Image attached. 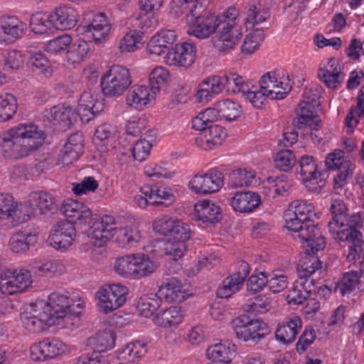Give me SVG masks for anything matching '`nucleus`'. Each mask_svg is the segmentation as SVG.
Wrapping results in <instances>:
<instances>
[{
	"label": "nucleus",
	"instance_id": "9d476101",
	"mask_svg": "<svg viewBox=\"0 0 364 364\" xmlns=\"http://www.w3.org/2000/svg\"><path fill=\"white\" fill-rule=\"evenodd\" d=\"M202 9H196L191 14L186 15V23L188 26L187 33L198 39L208 38L217 29L218 16L202 15Z\"/></svg>",
	"mask_w": 364,
	"mask_h": 364
},
{
	"label": "nucleus",
	"instance_id": "49530a36",
	"mask_svg": "<svg viewBox=\"0 0 364 364\" xmlns=\"http://www.w3.org/2000/svg\"><path fill=\"white\" fill-rule=\"evenodd\" d=\"M236 350V346L227 341L209 346L206 350V356L215 363L230 362Z\"/></svg>",
	"mask_w": 364,
	"mask_h": 364
},
{
	"label": "nucleus",
	"instance_id": "4c0bfd02",
	"mask_svg": "<svg viewBox=\"0 0 364 364\" xmlns=\"http://www.w3.org/2000/svg\"><path fill=\"white\" fill-rule=\"evenodd\" d=\"M28 208L31 210V215L35 209L39 213L46 215L56 208V200L53 194L46 191L32 192L28 197Z\"/></svg>",
	"mask_w": 364,
	"mask_h": 364
},
{
	"label": "nucleus",
	"instance_id": "09e8293b",
	"mask_svg": "<svg viewBox=\"0 0 364 364\" xmlns=\"http://www.w3.org/2000/svg\"><path fill=\"white\" fill-rule=\"evenodd\" d=\"M313 288V280L299 278L289 291L287 299L290 305H299L306 300Z\"/></svg>",
	"mask_w": 364,
	"mask_h": 364
},
{
	"label": "nucleus",
	"instance_id": "f257e3e1",
	"mask_svg": "<svg viewBox=\"0 0 364 364\" xmlns=\"http://www.w3.org/2000/svg\"><path fill=\"white\" fill-rule=\"evenodd\" d=\"M85 307V300L78 296L70 298L66 293L54 291L47 300L32 302L21 314L23 326L38 333L55 326L73 330L80 325V317Z\"/></svg>",
	"mask_w": 364,
	"mask_h": 364
},
{
	"label": "nucleus",
	"instance_id": "f704fd0d",
	"mask_svg": "<svg viewBox=\"0 0 364 364\" xmlns=\"http://www.w3.org/2000/svg\"><path fill=\"white\" fill-rule=\"evenodd\" d=\"M180 232L177 236L169 237L164 243V253L169 259L178 261L181 259L188 250V241L191 237V230L190 228L185 231Z\"/></svg>",
	"mask_w": 364,
	"mask_h": 364
},
{
	"label": "nucleus",
	"instance_id": "603ef678",
	"mask_svg": "<svg viewBox=\"0 0 364 364\" xmlns=\"http://www.w3.org/2000/svg\"><path fill=\"white\" fill-rule=\"evenodd\" d=\"M318 252H311L310 247L306 245V253L307 255L302 258L297 267L299 278L310 279V276L321 267V262L316 257L311 255L316 254Z\"/></svg>",
	"mask_w": 364,
	"mask_h": 364
},
{
	"label": "nucleus",
	"instance_id": "2f4dec72",
	"mask_svg": "<svg viewBox=\"0 0 364 364\" xmlns=\"http://www.w3.org/2000/svg\"><path fill=\"white\" fill-rule=\"evenodd\" d=\"M270 16L269 9L262 0H249L246 6L245 25L252 29Z\"/></svg>",
	"mask_w": 364,
	"mask_h": 364
},
{
	"label": "nucleus",
	"instance_id": "aec40b11",
	"mask_svg": "<svg viewBox=\"0 0 364 364\" xmlns=\"http://www.w3.org/2000/svg\"><path fill=\"white\" fill-rule=\"evenodd\" d=\"M304 100L299 105L297 120L299 128L304 126L309 127L311 129L316 130L320 120L315 112V105L318 95L312 90H306L304 93Z\"/></svg>",
	"mask_w": 364,
	"mask_h": 364
},
{
	"label": "nucleus",
	"instance_id": "37998d69",
	"mask_svg": "<svg viewBox=\"0 0 364 364\" xmlns=\"http://www.w3.org/2000/svg\"><path fill=\"white\" fill-rule=\"evenodd\" d=\"M44 117L51 123L63 128L71 125L75 113L69 105H58L44 112Z\"/></svg>",
	"mask_w": 364,
	"mask_h": 364
},
{
	"label": "nucleus",
	"instance_id": "2eb2a0df",
	"mask_svg": "<svg viewBox=\"0 0 364 364\" xmlns=\"http://www.w3.org/2000/svg\"><path fill=\"white\" fill-rule=\"evenodd\" d=\"M31 210L27 205L18 203L9 194L0 193V219L10 220L16 223L27 221Z\"/></svg>",
	"mask_w": 364,
	"mask_h": 364
},
{
	"label": "nucleus",
	"instance_id": "4d7b16f0",
	"mask_svg": "<svg viewBox=\"0 0 364 364\" xmlns=\"http://www.w3.org/2000/svg\"><path fill=\"white\" fill-rule=\"evenodd\" d=\"M264 39L262 29L257 28L246 36L240 47L244 55H251L259 49Z\"/></svg>",
	"mask_w": 364,
	"mask_h": 364
},
{
	"label": "nucleus",
	"instance_id": "6e6d98bb",
	"mask_svg": "<svg viewBox=\"0 0 364 364\" xmlns=\"http://www.w3.org/2000/svg\"><path fill=\"white\" fill-rule=\"evenodd\" d=\"M241 96L246 102L257 109L262 108L269 98L261 87L253 84L252 82L249 84L247 90L245 89V92H243Z\"/></svg>",
	"mask_w": 364,
	"mask_h": 364
},
{
	"label": "nucleus",
	"instance_id": "f8f14e48",
	"mask_svg": "<svg viewBox=\"0 0 364 364\" xmlns=\"http://www.w3.org/2000/svg\"><path fill=\"white\" fill-rule=\"evenodd\" d=\"M31 274L25 269H7L0 273V291L13 295L21 293L32 284Z\"/></svg>",
	"mask_w": 364,
	"mask_h": 364
},
{
	"label": "nucleus",
	"instance_id": "f03ea898",
	"mask_svg": "<svg viewBox=\"0 0 364 364\" xmlns=\"http://www.w3.org/2000/svg\"><path fill=\"white\" fill-rule=\"evenodd\" d=\"M319 218L314 207L304 200H293L284 213L285 227L289 231L299 232L301 241L307 242L311 252L321 251L326 247L325 238L316 228L314 219Z\"/></svg>",
	"mask_w": 364,
	"mask_h": 364
},
{
	"label": "nucleus",
	"instance_id": "bf43d9fd",
	"mask_svg": "<svg viewBox=\"0 0 364 364\" xmlns=\"http://www.w3.org/2000/svg\"><path fill=\"white\" fill-rule=\"evenodd\" d=\"M73 38L68 33H63L48 41L45 50L53 55H57L65 51L71 45Z\"/></svg>",
	"mask_w": 364,
	"mask_h": 364
},
{
	"label": "nucleus",
	"instance_id": "5701e85b",
	"mask_svg": "<svg viewBox=\"0 0 364 364\" xmlns=\"http://www.w3.org/2000/svg\"><path fill=\"white\" fill-rule=\"evenodd\" d=\"M228 203L235 212L250 213L259 206L261 198L256 192L235 191L229 193Z\"/></svg>",
	"mask_w": 364,
	"mask_h": 364
},
{
	"label": "nucleus",
	"instance_id": "052dcab7",
	"mask_svg": "<svg viewBox=\"0 0 364 364\" xmlns=\"http://www.w3.org/2000/svg\"><path fill=\"white\" fill-rule=\"evenodd\" d=\"M1 55L4 69L6 71L18 70L23 65V56L18 50H5L1 52Z\"/></svg>",
	"mask_w": 364,
	"mask_h": 364
},
{
	"label": "nucleus",
	"instance_id": "338daca9",
	"mask_svg": "<svg viewBox=\"0 0 364 364\" xmlns=\"http://www.w3.org/2000/svg\"><path fill=\"white\" fill-rule=\"evenodd\" d=\"M226 90L235 93H240L247 90V86L251 81H245L243 77L235 73H230L224 75Z\"/></svg>",
	"mask_w": 364,
	"mask_h": 364
},
{
	"label": "nucleus",
	"instance_id": "20e7f679",
	"mask_svg": "<svg viewBox=\"0 0 364 364\" xmlns=\"http://www.w3.org/2000/svg\"><path fill=\"white\" fill-rule=\"evenodd\" d=\"M88 237L95 246H103L112 240L121 247L131 248L139 242L141 235L136 226H122L114 217L104 215L92 223Z\"/></svg>",
	"mask_w": 364,
	"mask_h": 364
},
{
	"label": "nucleus",
	"instance_id": "4be33fe9",
	"mask_svg": "<svg viewBox=\"0 0 364 364\" xmlns=\"http://www.w3.org/2000/svg\"><path fill=\"white\" fill-rule=\"evenodd\" d=\"M156 94L149 87L133 85L126 94V104L136 110H144L155 103Z\"/></svg>",
	"mask_w": 364,
	"mask_h": 364
},
{
	"label": "nucleus",
	"instance_id": "393cba45",
	"mask_svg": "<svg viewBox=\"0 0 364 364\" xmlns=\"http://www.w3.org/2000/svg\"><path fill=\"white\" fill-rule=\"evenodd\" d=\"M318 76L320 80L330 89L338 87L344 79L341 65L338 60L334 58H329L326 62L321 63Z\"/></svg>",
	"mask_w": 364,
	"mask_h": 364
},
{
	"label": "nucleus",
	"instance_id": "1a4fd4ad",
	"mask_svg": "<svg viewBox=\"0 0 364 364\" xmlns=\"http://www.w3.org/2000/svg\"><path fill=\"white\" fill-rule=\"evenodd\" d=\"M289 75L283 70H274L265 73L259 80L261 89L270 100H282L291 90Z\"/></svg>",
	"mask_w": 364,
	"mask_h": 364
},
{
	"label": "nucleus",
	"instance_id": "c9c22d12",
	"mask_svg": "<svg viewBox=\"0 0 364 364\" xmlns=\"http://www.w3.org/2000/svg\"><path fill=\"white\" fill-rule=\"evenodd\" d=\"M185 317L182 307L172 306L156 313L152 318L154 323L164 328H175L181 324Z\"/></svg>",
	"mask_w": 364,
	"mask_h": 364
},
{
	"label": "nucleus",
	"instance_id": "e433bc0d",
	"mask_svg": "<svg viewBox=\"0 0 364 364\" xmlns=\"http://www.w3.org/2000/svg\"><path fill=\"white\" fill-rule=\"evenodd\" d=\"M301 326L302 322L299 316L291 315L287 317L276 330L277 340L285 344L292 343L295 341Z\"/></svg>",
	"mask_w": 364,
	"mask_h": 364
},
{
	"label": "nucleus",
	"instance_id": "bb28decb",
	"mask_svg": "<svg viewBox=\"0 0 364 364\" xmlns=\"http://www.w3.org/2000/svg\"><path fill=\"white\" fill-rule=\"evenodd\" d=\"M26 23L14 15L0 16V38L4 41L13 42L23 36Z\"/></svg>",
	"mask_w": 364,
	"mask_h": 364
},
{
	"label": "nucleus",
	"instance_id": "864d4df0",
	"mask_svg": "<svg viewBox=\"0 0 364 364\" xmlns=\"http://www.w3.org/2000/svg\"><path fill=\"white\" fill-rule=\"evenodd\" d=\"M143 44V32L129 30L119 41L118 48L121 53H133L140 49Z\"/></svg>",
	"mask_w": 364,
	"mask_h": 364
},
{
	"label": "nucleus",
	"instance_id": "7ed1b4c3",
	"mask_svg": "<svg viewBox=\"0 0 364 364\" xmlns=\"http://www.w3.org/2000/svg\"><path fill=\"white\" fill-rule=\"evenodd\" d=\"M45 139V133L34 124H20L0 135V154L10 160L25 158L40 147Z\"/></svg>",
	"mask_w": 364,
	"mask_h": 364
},
{
	"label": "nucleus",
	"instance_id": "a18cd8bd",
	"mask_svg": "<svg viewBox=\"0 0 364 364\" xmlns=\"http://www.w3.org/2000/svg\"><path fill=\"white\" fill-rule=\"evenodd\" d=\"M210 108L213 114L215 115V119H220L232 121L240 117L242 112L240 105L229 99L219 101Z\"/></svg>",
	"mask_w": 364,
	"mask_h": 364
},
{
	"label": "nucleus",
	"instance_id": "680f3d73",
	"mask_svg": "<svg viewBox=\"0 0 364 364\" xmlns=\"http://www.w3.org/2000/svg\"><path fill=\"white\" fill-rule=\"evenodd\" d=\"M273 300L267 294L256 296L252 301L245 306V310L254 315L264 314L272 308Z\"/></svg>",
	"mask_w": 364,
	"mask_h": 364
},
{
	"label": "nucleus",
	"instance_id": "dca6fc26",
	"mask_svg": "<svg viewBox=\"0 0 364 364\" xmlns=\"http://www.w3.org/2000/svg\"><path fill=\"white\" fill-rule=\"evenodd\" d=\"M223 175L210 170L203 175L195 176L188 183L189 188L196 194L206 195L218 192L223 186Z\"/></svg>",
	"mask_w": 364,
	"mask_h": 364
},
{
	"label": "nucleus",
	"instance_id": "3c124183",
	"mask_svg": "<svg viewBox=\"0 0 364 364\" xmlns=\"http://www.w3.org/2000/svg\"><path fill=\"white\" fill-rule=\"evenodd\" d=\"M38 242V236L31 232L20 231L15 233L9 240L11 250L14 252L21 253L29 250Z\"/></svg>",
	"mask_w": 364,
	"mask_h": 364
},
{
	"label": "nucleus",
	"instance_id": "9b49d317",
	"mask_svg": "<svg viewBox=\"0 0 364 364\" xmlns=\"http://www.w3.org/2000/svg\"><path fill=\"white\" fill-rule=\"evenodd\" d=\"M332 220L328 223V231L332 237L338 235L343 237L346 230L355 229V226L360 225L361 218L358 214L353 215L348 220L347 208L340 200H333L331 206Z\"/></svg>",
	"mask_w": 364,
	"mask_h": 364
},
{
	"label": "nucleus",
	"instance_id": "a19ab883",
	"mask_svg": "<svg viewBox=\"0 0 364 364\" xmlns=\"http://www.w3.org/2000/svg\"><path fill=\"white\" fill-rule=\"evenodd\" d=\"M257 184L256 172L251 168H237L228 175L227 187L230 190L248 188Z\"/></svg>",
	"mask_w": 364,
	"mask_h": 364
},
{
	"label": "nucleus",
	"instance_id": "423d86ee",
	"mask_svg": "<svg viewBox=\"0 0 364 364\" xmlns=\"http://www.w3.org/2000/svg\"><path fill=\"white\" fill-rule=\"evenodd\" d=\"M157 268V263L142 252L131 253L117 257L113 264L114 272L117 275L130 280L148 277Z\"/></svg>",
	"mask_w": 364,
	"mask_h": 364
},
{
	"label": "nucleus",
	"instance_id": "5fc2aeb1",
	"mask_svg": "<svg viewBox=\"0 0 364 364\" xmlns=\"http://www.w3.org/2000/svg\"><path fill=\"white\" fill-rule=\"evenodd\" d=\"M144 193H150L149 198L152 200L151 203L161 204V200L168 201V204H171L176 200V197L172 190L164 185H154L151 187H144Z\"/></svg>",
	"mask_w": 364,
	"mask_h": 364
},
{
	"label": "nucleus",
	"instance_id": "7c9ffc66",
	"mask_svg": "<svg viewBox=\"0 0 364 364\" xmlns=\"http://www.w3.org/2000/svg\"><path fill=\"white\" fill-rule=\"evenodd\" d=\"M225 129L219 125H213L197 134L195 144L203 150H211L219 146L226 137Z\"/></svg>",
	"mask_w": 364,
	"mask_h": 364
},
{
	"label": "nucleus",
	"instance_id": "58836bf2",
	"mask_svg": "<svg viewBox=\"0 0 364 364\" xmlns=\"http://www.w3.org/2000/svg\"><path fill=\"white\" fill-rule=\"evenodd\" d=\"M153 230L162 235L177 236L180 232L186 235V230L190 228L187 223L175 220L168 215L158 217L153 222Z\"/></svg>",
	"mask_w": 364,
	"mask_h": 364
},
{
	"label": "nucleus",
	"instance_id": "774afa93",
	"mask_svg": "<svg viewBox=\"0 0 364 364\" xmlns=\"http://www.w3.org/2000/svg\"><path fill=\"white\" fill-rule=\"evenodd\" d=\"M113 358L112 355H102L93 352L75 358L73 364H110Z\"/></svg>",
	"mask_w": 364,
	"mask_h": 364
},
{
	"label": "nucleus",
	"instance_id": "c03bdc74",
	"mask_svg": "<svg viewBox=\"0 0 364 364\" xmlns=\"http://www.w3.org/2000/svg\"><path fill=\"white\" fill-rule=\"evenodd\" d=\"M195 217L204 223H215L221 219L222 210L218 205L204 200L196 204Z\"/></svg>",
	"mask_w": 364,
	"mask_h": 364
},
{
	"label": "nucleus",
	"instance_id": "ddd939ff",
	"mask_svg": "<svg viewBox=\"0 0 364 364\" xmlns=\"http://www.w3.org/2000/svg\"><path fill=\"white\" fill-rule=\"evenodd\" d=\"M236 337L244 342L255 341L263 337L261 333L265 323L259 319H252L247 315H241L231 322Z\"/></svg>",
	"mask_w": 364,
	"mask_h": 364
},
{
	"label": "nucleus",
	"instance_id": "c85d7f7f",
	"mask_svg": "<svg viewBox=\"0 0 364 364\" xmlns=\"http://www.w3.org/2000/svg\"><path fill=\"white\" fill-rule=\"evenodd\" d=\"M55 30L66 31L74 28L79 19L77 10L70 6L63 5L50 11Z\"/></svg>",
	"mask_w": 364,
	"mask_h": 364
},
{
	"label": "nucleus",
	"instance_id": "79ce46f5",
	"mask_svg": "<svg viewBox=\"0 0 364 364\" xmlns=\"http://www.w3.org/2000/svg\"><path fill=\"white\" fill-rule=\"evenodd\" d=\"M82 149V135L80 133L71 135L59 155L60 161L65 165L73 163L78 159Z\"/></svg>",
	"mask_w": 364,
	"mask_h": 364
},
{
	"label": "nucleus",
	"instance_id": "6e6552de",
	"mask_svg": "<svg viewBox=\"0 0 364 364\" xmlns=\"http://www.w3.org/2000/svg\"><path fill=\"white\" fill-rule=\"evenodd\" d=\"M127 294V288L120 284L102 287L95 293L99 311L107 314L119 309L125 303Z\"/></svg>",
	"mask_w": 364,
	"mask_h": 364
},
{
	"label": "nucleus",
	"instance_id": "a211bd4d",
	"mask_svg": "<svg viewBox=\"0 0 364 364\" xmlns=\"http://www.w3.org/2000/svg\"><path fill=\"white\" fill-rule=\"evenodd\" d=\"M196 58V47L189 42L176 44L164 57V62L169 66L188 68Z\"/></svg>",
	"mask_w": 364,
	"mask_h": 364
},
{
	"label": "nucleus",
	"instance_id": "cd10ccee",
	"mask_svg": "<svg viewBox=\"0 0 364 364\" xmlns=\"http://www.w3.org/2000/svg\"><path fill=\"white\" fill-rule=\"evenodd\" d=\"M250 272V267L247 262H242L239 270L223 280V286L217 290V295L220 298L227 299L238 291L242 287L245 278Z\"/></svg>",
	"mask_w": 364,
	"mask_h": 364
},
{
	"label": "nucleus",
	"instance_id": "13d9d810",
	"mask_svg": "<svg viewBox=\"0 0 364 364\" xmlns=\"http://www.w3.org/2000/svg\"><path fill=\"white\" fill-rule=\"evenodd\" d=\"M17 108L16 97L11 94L0 95V122L11 119L16 114Z\"/></svg>",
	"mask_w": 364,
	"mask_h": 364
},
{
	"label": "nucleus",
	"instance_id": "ea45409f",
	"mask_svg": "<svg viewBox=\"0 0 364 364\" xmlns=\"http://www.w3.org/2000/svg\"><path fill=\"white\" fill-rule=\"evenodd\" d=\"M111 29L109 18L103 13L95 14L92 21L86 26V33L90 34L95 43L106 41Z\"/></svg>",
	"mask_w": 364,
	"mask_h": 364
},
{
	"label": "nucleus",
	"instance_id": "f3484780",
	"mask_svg": "<svg viewBox=\"0 0 364 364\" xmlns=\"http://www.w3.org/2000/svg\"><path fill=\"white\" fill-rule=\"evenodd\" d=\"M76 235L75 227L71 223L60 220L53 227L47 242L55 250H65L73 245Z\"/></svg>",
	"mask_w": 364,
	"mask_h": 364
},
{
	"label": "nucleus",
	"instance_id": "8fccbe9b",
	"mask_svg": "<svg viewBox=\"0 0 364 364\" xmlns=\"http://www.w3.org/2000/svg\"><path fill=\"white\" fill-rule=\"evenodd\" d=\"M51 13L38 11L33 14L30 18L29 26L35 34H47L55 29Z\"/></svg>",
	"mask_w": 364,
	"mask_h": 364
},
{
	"label": "nucleus",
	"instance_id": "c756f323",
	"mask_svg": "<svg viewBox=\"0 0 364 364\" xmlns=\"http://www.w3.org/2000/svg\"><path fill=\"white\" fill-rule=\"evenodd\" d=\"M343 237L338 235L333 236V238L339 242H348V252L346 254V259L349 263H355L360 258L363 251V245L364 243L363 234L355 229L346 230L343 232Z\"/></svg>",
	"mask_w": 364,
	"mask_h": 364
},
{
	"label": "nucleus",
	"instance_id": "0eeeda50",
	"mask_svg": "<svg viewBox=\"0 0 364 364\" xmlns=\"http://www.w3.org/2000/svg\"><path fill=\"white\" fill-rule=\"evenodd\" d=\"M100 84L105 96L119 97L131 85L132 76L126 67L114 65L102 75Z\"/></svg>",
	"mask_w": 364,
	"mask_h": 364
},
{
	"label": "nucleus",
	"instance_id": "de8ad7c7",
	"mask_svg": "<svg viewBox=\"0 0 364 364\" xmlns=\"http://www.w3.org/2000/svg\"><path fill=\"white\" fill-rule=\"evenodd\" d=\"M89 52L88 43L82 40L75 41L68 47L64 61L69 68H76L86 58Z\"/></svg>",
	"mask_w": 364,
	"mask_h": 364
},
{
	"label": "nucleus",
	"instance_id": "4468645a",
	"mask_svg": "<svg viewBox=\"0 0 364 364\" xmlns=\"http://www.w3.org/2000/svg\"><path fill=\"white\" fill-rule=\"evenodd\" d=\"M60 210L66 218L64 221L71 223L74 226L86 225L92 218V211L85 203L72 198L65 199Z\"/></svg>",
	"mask_w": 364,
	"mask_h": 364
},
{
	"label": "nucleus",
	"instance_id": "39448f33",
	"mask_svg": "<svg viewBox=\"0 0 364 364\" xmlns=\"http://www.w3.org/2000/svg\"><path fill=\"white\" fill-rule=\"evenodd\" d=\"M237 17V10L232 7L219 15L218 26L211 40L218 51L225 52L233 49L242 38V28Z\"/></svg>",
	"mask_w": 364,
	"mask_h": 364
},
{
	"label": "nucleus",
	"instance_id": "a878e982",
	"mask_svg": "<svg viewBox=\"0 0 364 364\" xmlns=\"http://www.w3.org/2000/svg\"><path fill=\"white\" fill-rule=\"evenodd\" d=\"M104 105L91 90L84 92L78 101L77 112L83 122L88 123L103 109Z\"/></svg>",
	"mask_w": 364,
	"mask_h": 364
},
{
	"label": "nucleus",
	"instance_id": "69168bd1",
	"mask_svg": "<svg viewBox=\"0 0 364 364\" xmlns=\"http://www.w3.org/2000/svg\"><path fill=\"white\" fill-rule=\"evenodd\" d=\"M147 353V343L144 341H134L128 344L122 349L120 352L122 358H127L133 360L134 358H139L144 356Z\"/></svg>",
	"mask_w": 364,
	"mask_h": 364
},
{
	"label": "nucleus",
	"instance_id": "e2e57ef3",
	"mask_svg": "<svg viewBox=\"0 0 364 364\" xmlns=\"http://www.w3.org/2000/svg\"><path fill=\"white\" fill-rule=\"evenodd\" d=\"M170 77L168 70L163 66H157L149 74L150 89L156 94L166 86Z\"/></svg>",
	"mask_w": 364,
	"mask_h": 364
},
{
	"label": "nucleus",
	"instance_id": "b1692460",
	"mask_svg": "<svg viewBox=\"0 0 364 364\" xmlns=\"http://www.w3.org/2000/svg\"><path fill=\"white\" fill-rule=\"evenodd\" d=\"M300 174L305 186L311 191L317 192L324 186L325 181L320 178L317 165L311 156H303L299 160Z\"/></svg>",
	"mask_w": 364,
	"mask_h": 364
},
{
	"label": "nucleus",
	"instance_id": "72a5a7b5",
	"mask_svg": "<svg viewBox=\"0 0 364 364\" xmlns=\"http://www.w3.org/2000/svg\"><path fill=\"white\" fill-rule=\"evenodd\" d=\"M326 166L328 169L337 170V178L339 181H344L351 176L355 169V164L350 160L344 159V152L336 149L327 155L325 161Z\"/></svg>",
	"mask_w": 364,
	"mask_h": 364
},
{
	"label": "nucleus",
	"instance_id": "6ab92c4d",
	"mask_svg": "<svg viewBox=\"0 0 364 364\" xmlns=\"http://www.w3.org/2000/svg\"><path fill=\"white\" fill-rule=\"evenodd\" d=\"M67 346L55 338H45L31 347V357L36 361H44L65 353Z\"/></svg>",
	"mask_w": 364,
	"mask_h": 364
},
{
	"label": "nucleus",
	"instance_id": "473e14b6",
	"mask_svg": "<svg viewBox=\"0 0 364 364\" xmlns=\"http://www.w3.org/2000/svg\"><path fill=\"white\" fill-rule=\"evenodd\" d=\"M176 41V34L172 30H161L154 34L146 44V52L149 55L160 56L164 54Z\"/></svg>",
	"mask_w": 364,
	"mask_h": 364
},
{
	"label": "nucleus",
	"instance_id": "0e129e2a",
	"mask_svg": "<svg viewBox=\"0 0 364 364\" xmlns=\"http://www.w3.org/2000/svg\"><path fill=\"white\" fill-rule=\"evenodd\" d=\"M33 269L40 275L62 274L65 272V265L60 261H37L33 264Z\"/></svg>",
	"mask_w": 364,
	"mask_h": 364
},
{
	"label": "nucleus",
	"instance_id": "412c9836",
	"mask_svg": "<svg viewBox=\"0 0 364 364\" xmlns=\"http://www.w3.org/2000/svg\"><path fill=\"white\" fill-rule=\"evenodd\" d=\"M156 296L168 303H181L188 297L189 294L181 280L171 277L161 283Z\"/></svg>",
	"mask_w": 364,
	"mask_h": 364
}]
</instances>
